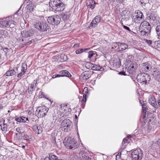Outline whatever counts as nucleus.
Segmentation results:
<instances>
[{"label": "nucleus", "mask_w": 160, "mask_h": 160, "mask_svg": "<svg viewBox=\"0 0 160 160\" xmlns=\"http://www.w3.org/2000/svg\"><path fill=\"white\" fill-rule=\"evenodd\" d=\"M75 52L76 54H79L81 53L80 52V51L79 50V49L75 51Z\"/></svg>", "instance_id": "55"}, {"label": "nucleus", "mask_w": 160, "mask_h": 160, "mask_svg": "<svg viewBox=\"0 0 160 160\" xmlns=\"http://www.w3.org/2000/svg\"><path fill=\"white\" fill-rule=\"evenodd\" d=\"M35 41L34 39H32L27 42L26 44H30L31 43L34 42Z\"/></svg>", "instance_id": "48"}, {"label": "nucleus", "mask_w": 160, "mask_h": 160, "mask_svg": "<svg viewBox=\"0 0 160 160\" xmlns=\"http://www.w3.org/2000/svg\"><path fill=\"white\" fill-rule=\"evenodd\" d=\"M79 50L81 53L84 51L83 49H79Z\"/></svg>", "instance_id": "61"}, {"label": "nucleus", "mask_w": 160, "mask_h": 160, "mask_svg": "<svg viewBox=\"0 0 160 160\" xmlns=\"http://www.w3.org/2000/svg\"><path fill=\"white\" fill-rule=\"evenodd\" d=\"M156 31L158 36V38L160 39V24L156 27Z\"/></svg>", "instance_id": "38"}, {"label": "nucleus", "mask_w": 160, "mask_h": 160, "mask_svg": "<svg viewBox=\"0 0 160 160\" xmlns=\"http://www.w3.org/2000/svg\"><path fill=\"white\" fill-rule=\"evenodd\" d=\"M72 122L69 119H65L63 120L61 124V128L62 130L64 132H67L70 128Z\"/></svg>", "instance_id": "9"}, {"label": "nucleus", "mask_w": 160, "mask_h": 160, "mask_svg": "<svg viewBox=\"0 0 160 160\" xmlns=\"http://www.w3.org/2000/svg\"><path fill=\"white\" fill-rule=\"evenodd\" d=\"M34 25L36 28L42 32L48 30L49 31L50 28L48 24L40 19L37 20L35 22Z\"/></svg>", "instance_id": "3"}, {"label": "nucleus", "mask_w": 160, "mask_h": 160, "mask_svg": "<svg viewBox=\"0 0 160 160\" xmlns=\"http://www.w3.org/2000/svg\"><path fill=\"white\" fill-rule=\"evenodd\" d=\"M128 140L127 138H124L122 142V144H124L127 142Z\"/></svg>", "instance_id": "54"}, {"label": "nucleus", "mask_w": 160, "mask_h": 160, "mask_svg": "<svg viewBox=\"0 0 160 160\" xmlns=\"http://www.w3.org/2000/svg\"><path fill=\"white\" fill-rule=\"evenodd\" d=\"M61 77L60 74H54L53 75L52 78H55L58 77Z\"/></svg>", "instance_id": "50"}, {"label": "nucleus", "mask_w": 160, "mask_h": 160, "mask_svg": "<svg viewBox=\"0 0 160 160\" xmlns=\"http://www.w3.org/2000/svg\"><path fill=\"white\" fill-rule=\"evenodd\" d=\"M87 95L85 93H83V99L81 100V102L83 104H85L86 101Z\"/></svg>", "instance_id": "42"}, {"label": "nucleus", "mask_w": 160, "mask_h": 160, "mask_svg": "<svg viewBox=\"0 0 160 160\" xmlns=\"http://www.w3.org/2000/svg\"><path fill=\"white\" fill-rule=\"evenodd\" d=\"M27 8L29 12L33 11L34 8L36 7L35 5L33 3L29 4L27 6Z\"/></svg>", "instance_id": "31"}, {"label": "nucleus", "mask_w": 160, "mask_h": 160, "mask_svg": "<svg viewBox=\"0 0 160 160\" xmlns=\"http://www.w3.org/2000/svg\"><path fill=\"white\" fill-rule=\"evenodd\" d=\"M63 143L67 148L69 149L74 150L78 147L77 142L71 137H66L63 141Z\"/></svg>", "instance_id": "2"}, {"label": "nucleus", "mask_w": 160, "mask_h": 160, "mask_svg": "<svg viewBox=\"0 0 160 160\" xmlns=\"http://www.w3.org/2000/svg\"><path fill=\"white\" fill-rule=\"evenodd\" d=\"M91 71H86L83 72L80 76V78L83 82L86 81L91 77Z\"/></svg>", "instance_id": "13"}, {"label": "nucleus", "mask_w": 160, "mask_h": 160, "mask_svg": "<svg viewBox=\"0 0 160 160\" xmlns=\"http://www.w3.org/2000/svg\"><path fill=\"white\" fill-rule=\"evenodd\" d=\"M117 66L118 67H119L121 65V62L120 60H118L117 61Z\"/></svg>", "instance_id": "49"}, {"label": "nucleus", "mask_w": 160, "mask_h": 160, "mask_svg": "<svg viewBox=\"0 0 160 160\" xmlns=\"http://www.w3.org/2000/svg\"><path fill=\"white\" fill-rule=\"evenodd\" d=\"M152 63L150 62H147L143 63L141 64V67L146 72H148L152 69Z\"/></svg>", "instance_id": "11"}, {"label": "nucleus", "mask_w": 160, "mask_h": 160, "mask_svg": "<svg viewBox=\"0 0 160 160\" xmlns=\"http://www.w3.org/2000/svg\"><path fill=\"white\" fill-rule=\"evenodd\" d=\"M91 65V69L93 70H96V71H102V69L103 68L99 66H98L96 65H94L92 63L90 64Z\"/></svg>", "instance_id": "28"}, {"label": "nucleus", "mask_w": 160, "mask_h": 160, "mask_svg": "<svg viewBox=\"0 0 160 160\" xmlns=\"http://www.w3.org/2000/svg\"><path fill=\"white\" fill-rule=\"evenodd\" d=\"M123 27L124 29H126L128 31H131V30L128 27L126 26L125 25H123Z\"/></svg>", "instance_id": "52"}, {"label": "nucleus", "mask_w": 160, "mask_h": 160, "mask_svg": "<svg viewBox=\"0 0 160 160\" xmlns=\"http://www.w3.org/2000/svg\"><path fill=\"white\" fill-rule=\"evenodd\" d=\"M14 73L15 72L12 71V70H11L7 71L5 75L8 76H12L15 75Z\"/></svg>", "instance_id": "36"}, {"label": "nucleus", "mask_w": 160, "mask_h": 160, "mask_svg": "<svg viewBox=\"0 0 160 160\" xmlns=\"http://www.w3.org/2000/svg\"><path fill=\"white\" fill-rule=\"evenodd\" d=\"M148 19L151 23L153 25L158 26L160 24V19L155 16V15L152 13L148 16Z\"/></svg>", "instance_id": "10"}, {"label": "nucleus", "mask_w": 160, "mask_h": 160, "mask_svg": "<svg viewBox=\"0 0 160 160\" xmlns=\"http://www.w3.org/2000/svg\"><path fill=\"white\" fill-rule=\"evenodd\" d=\"M142 102H143V104H142V105L143 111V112L146 113V110L147 109H148V108H147V107L146 106V103L144 102V101H142Z\"/></svg>", "instance_id": "40"}, {"label": "nucleus", "mask_w": 160, "mask_h": 160, "mask_svg": "<svg viewBox=\"0 0 160 160\" xmlns=\"http://www.w3.org/2000/svg\"><path fill=\"white\" fill-rule=\"evenodd\" d=\"M122 43H121L120 42H118L117 43V44H118V48H121V45H121V44H122Z\"/></svg>", "instance_id": "56"}, {"label": "nucleus", "mask_w": 160, "mask_h": 160, "mask_svg": "<svg viewBox=\"0 0 160 160\" xmlns=\"http://www.w3.org/2000/svg\"><path fill=\"white\" fill-rule=\"evenodd\" d=\"M0 23L2 26L6 28H10L12 25L10 20H8L7 18L2 19L0 22Z\"/></svg>", "instance_id": "15"}, {"label": "nucleus", "mask_w": 160, "mask_h": 160, "mask_svg": "<svg viewBox=\"0 0 160 160\" xmlns=\"http://www.w3.org/2000/svg\"><path fill=\"white\" fill-rule=\"evenodd\" d=\"M66 108H67L66 106H65L64 104H61V105L60 108L58 112L59 113H61V114H62L61 116H63H63H64V115L65 114L64 112L65 111Z\"/></svg>", "instance_id": "29"}, {"label": "nucleus", "mask_w": 160, "mask_h": 160, "mask_svg": "<svg viewBox=\"0 0 160 160\" xmlns=\"http://www.w3.org/2000/svg\"><path fill=\"white\" fill-rule=\"evenodd\" d=\"M23 138L25 140L29 141H30L32 139L31 137L27 135H24L23 136Z\"/></svg>", "instance_id": "41"}, {"label": "nucleus", "mask_w": 160, "mask_h": 160, "mask_svg": "<svg viewBox=\"0 0 160 160\" xmlns=\"http://www.w3.org/2000/svg\"><path fill=\"white\" fill-rule=\"evenodd\" d=\"M79 44H78V43L75 44L74 45V48H77V47H79Z\"/></svg>", "instance_id": "58"}, {"label": "nucleus", "mask_w": 160, "mask_h": 160, "mask_svg": "<svg viewBox=\"0 0 160 160\" xmlns=\"http://www.w3.org/2000/svg\"><path fill=\"white\" fill-rule=\"evenodd\" d=\"M141 25H142V28H151V26L150 23L147 21H144L143 22L141 23Z\"/></svg>", "instance_id": "30"}, {"label": "nucleus", "mask_w": 160, "mask_h": 160, "mask_svg": "<svg viewBox=\"0 0 160 160\" xmlns=\"http://www.w3.org/2000/svg\"><path fill=\"white\" fill-rule=\"evenodd\" d=\"M20 130V128H18L16 129V131L17 132H19V131Z\"/></svg>", "instance_id": "63"}, {"label": "nucleus", "mask_w": 160, "mask_h": 160, "mask_svg": "<svg viewBox=\"0 0 160 160\" xmlns=\"http://www.w3.org/2000/svg\"><path fill=\"white\" fill-rule=\"evenodd\" d=\"M127 62L128 65H129L127 69L128 72L130 74L134 75L138 68V64L136 62L133 61L132 62L129 60H128Z\"/></svg>", "instance_id": "5"}, {"label": "nucleus", "mask_w": 160, "mask_h": 160, "mask_svg": "<svg viewBox=\"0 0 160 160\" xmlns=\"http://www.w3.org/2000/svg\"><path fill=\"white\" fill-rule=\"evenodd\" d=\"M19 41H23L24 39L22 38H19Z\"/></svg>", "instance_id": "59"}, {"label": "nucleus", "mask_w": 160, "mask_h": 160, "mask_svg": "<svg viewBox=\"0 0 160 160\" xmlns=\"http://www.w3.org/2000/svg\"><path fill=\"white\" fill-rule=\"evenodd\" d=\"M142 30L140 31V34L144 36H148L151 31V28H142Z\"/></svg>", "instance_id": "19"}, {"label": "nucleus", "mask_w": 160, "mask_h": 160, "mask_svg": "<svg viewBox=\"0 0 160 160\" xmlns=\"http://www.w3.org/2000/svg\"><path fill=\"white\" fill-rule=\"evenodd\" d=\"M146 42L149 45H150L152 43V42L150 40H146Z\"/></svg>", "instance_id": "51"}, {"label": "nucleus", "mask_w": 160, "mask_h": 160, "mask_svg": "<svg viewBox=\"0 0 160 160\" xmlns=\"http://www.w3.org/2000/svg\"><path fill=\"white\" fill-rule=\"evenodd\" d=\"M34 32L32 30L23 31L21 32V35L23 38L31 37L34 35Z\"/></svg>", "instance_id": "14"}, {"label": "nucleus", "mask_w": 160, "mask_h": 160, "mask_svg": "<svg viewBox=\"0 0 160 160\" xmlns=\"http://www.w3.org/2000/svg\"><path fill=\"white\" fill-rule=\"evenodd\" d=\"M95 2L93 0H87L86 2V5L88 7L93 9L95 7Z\"/></svg>", "instance_id": "21"}, {"label": "nucleus", "mask_w": 160, "mask_h": 160, "mask_svg": "<svg viewBox=\"0 0 160 160\" xmlns=\"http://www.w3.org/2000/svg\"><path fill=\"white\" fill-rule=\"evenodd\" d=\"M61 77L66 76L67 77H70L71 76L70 73L67 70H62L60 71L59 72Z\"/></svg>", "instance_id": "27"}, {"label": "nucleus", "mask_w": 160, "mask_h": 160, "mask_svg": "<svg viewBox=\"0 0 160 160\" xmlns=\"http://www.w3.org/2000/svg\"><path fill=\"white\" fill-rule=\"evenodd\" d=\"M154 47L156 48L160 47V41H156L154 42Z\"/></svg>", "instance_id": "43"}, {"label": "nucleus", "mask_w": 160, "mask_h": 160, "mask_svg": "<svg viewBox=\"0 0 160 160\" xmlns=\"http://www.w3.org/2000/svg\"><path fill=\"white\" fill-rule=\"evenodd\" d=\"M25 72L23 71H21V72L17 75V77L18 78L21 77L25 73Z\"/></svg>", "instance_id": "46"}, {"label": "nucleus", "mask_w": 160, "mask_h": 160, "mask_svg": "<svg viewBox=\"0 0 160 160\" xmlns=\"http://www.w3.org/2000/svg\"><path fill=\"white\" fill-rule=\"evenodd\" d=\"M88 58H90L91 57L93 56L94 55H97L96 52L95 51H91L89 52L88 53Z\"/></svg>", "instance_id": "35"}, {"label": "nucleus", "mask_w": 160, "mask_h": 160, "mask_svg": "<svg viewBox=\"0 0 160 160\" xmlns=\"http://www.w3.org/2000/svg\"><path fill=\"white\" fill-rule=\"evenodd\" d=\"M58 57L57 60L58 62H63L66 61L68 59L67 56L64 53H62L60 55H58Z\"/></svg>", "instance_id": "20"}, {"label": "nucleus", "mask_w": 160, "mask_h": 160, "mask_svg": "<svg viewBox=\"0 0 160 160\" xmlns=\"http://www.w3.org/2000/svg\"><path fill=\"white\" fill-rule=\"evenodd\" d=\"M33 131L36 133L40 134L42 132V128L40 125H35L33 127Z\"/></svg>", "instance_id": "22"}, {"label": "nucleus", "mask_w": 160, "mask_h": 160, "mask_svg": "<svg viewBox=\"0 0 160 160\" xmlns=\"http://www.w3.org/2000/svg\"><path fill=\"white\" fill-rule=\"evenodd\" d=\"M158 103L159 106L160 107V100H158Z\"/></svg>", "instance_id": "64"}, {"label": "nucleus", "mask_w": 160, "mask_h": 160, "mask_svg": "<svg viewBox=\"0 0 160 160\" xmlns=\"http://www.w3.org/2000/svg\"><path fill=\"white\" fill-rule=\"evenodd\" d=\"M21 71L26 72L27 69V65L26 63H23L22 64L21 66Z\"/></svg>", "instance_id": "34"}, {"label": "nucleus", "mask_w": 160, "mask_h": 160, "mask_svg": "<svg viewBox=\"0 0 160 160\" xmlns=\"http://www.w3.org/2000/svg\"><path fill=\"white\" fill-rule=\"evenodd\" d=\"M143 156V152L140 148H138L132 153L133 160H141Z\"/></svg>", "instance_id": "6"}, {"label": "nucleus", "mask_w": 160, "mask_h": 160, "mask_svg": "<svg viewBox=\"0 0 160 160\" xmlns=\"http://www.w3.org/2000/svg\"><path fill=\"white\" fill-rule=\"evenodd\" d=\"M83 93H85L87 95H88V94H89V92L88 88L87 87H85L84 88Z\"/></svg>", "instance_id": "44"}, {"label": "nucleus", "mask_w": 160, "mask_h": 160, "mask_svg": "<svg viewBox=\"0 0 160 160\" xmlns=\"http://www.w3.org/2000/svg\"><path fill=\"white\" fill-rule=\"evenodd\" d=\"M39 97H40L41 98H44V93L42 92L41 91L40 92Z\"/></svg>", "instance_id": "53"}, {"label": "nucleus", "mask_w": 160, "mask_h": 160, "mask_svg": "<svg viewBox=\"0 0 160 160\" xmlns=\"http://www.w3.org/2000/svg\"><path fill=\"white\" fill-rule=\"evenodd\" d=\"M15 121L19 122H26L28 123H29V120L28 118H25L24 116L15 117Z\"/></svg>", "instance_id": "18"}, {"label": "nucleus", "mask_w": 160, "mask_h": 160, "mask_svg": "<svg viewBox=\"0 0 160 160\" xmlns=\"http://www.w3.org/2000/svg\"><path fill=\"white\" fill-rule=\"evenodd\" d=\"M119 74H120L122 75H126L125 74V72H123V71H122V72H119Z\"/></svg>", "instance_id": "57"}, {"label": "nucleus", "mask_w": 160, "mask_h": 160, "mask_svg": "<svg viewBox=\"0 0 160 160\" xmlns=\"http://www.w3.org/2000/svg\"><path fill=\"white\" fill-rule=\"evenodd\" d=\"M136 19L135 22H136L140 23L141 22L142 19L144 18V15L143 13L140 11H138L137 12V15L136 16Z\"/></svg>", "instance_id": "17"}, {"label": "nucleus", "mask_w": 160, "mask_h": 160, "mask_svg": "<svg viewBox=\"0 0 160 160\" xmlns=\"http://www.w3.org/2000/svg\"><path fill=\"white\" fill-rule=\"evenodd\" d=\"M148 101L149 103L154 108H157V104L155 97L154 96H151L149 98Z\"/></svg>", "instance_id": "23"}, {"label": "nucleus", "mask_w": 160, "mask_h": 160, "mask_svg": "<svg viewBox=\"0 0 160 160\" xmlns=\"http://www.w3.org/2000/svg\"><path fill=\"white\" fill-rule=\"evenodd\" d=\"M10 22H11V24L12 25V26H11V28H13L14 27V25L16 23V22L13 21L11 20L10 21Z\"/></svg>", "instance_id": "47"}, {"label": "nucleus", "mask_w": 160, "mask_h": 160, "mask_svg": "<svg viewBox=\"0 0 160 160\" xmlns=\"http://www.w3.org/2000/svg\"><path fill=\"white\" fill-rule=\"evenodd\" d=\"M18 67H14L12 69V71L15 72L14 75H16V74L18 72Z\"/></svg>", "instance_id": "45"}, {"label": "nucleus", "mask_w": 160, "mask_h": 160, "mask_svg": "<svg viewBox=\"0 0 160 160\" xmlns=\"http://www.w3.org/2000/svg\"><path fill=\"white\" fill-rule=\"evenodd\" d=\"M49 158L50 159V160H58V157H57L53 155L52 153H50L49 154Z\"/></svg>", "instance_id": "32"}, {"label": "nucleus", "mask_w": 160, "mask_h": 160, "mask_svg": "<svg viewBox=\"0 0 160 160\" xmlns=\"http://www.w3.org/2000/svg\"><path fill=\"white\" fill-rule=\"evenodd\" d=\"M5 121L3 119L2 122H0V127L3 131L6 132L7 130L8 125L5 123Z\"/></svg>", "instance_id": "25"}, {"label": "nucleus", "mask_w": 160, "mask_h": 160, "mask_svg": "<svg viewBox=\"0 0 160 160\" xmlns=\"http://www.w3.org/2000/svg\"><path fill=\"white\" fill-rule=\"evenodd\" d=\"M48 23L52 25H57L59 24L61 21L60 18L58 15L49 17L47 19Z\"/></svg>", "instance_id": "7"}, {"label": "nucleus", "mask_w": 160, "mask_h": 160, "mask_svg": "<svg viewBox=\"0 0 160 160\" xmlns=\"http://www.w3.org/2000/svg\"><path fill=\"white\" fill-rule=\"evenodd\" d=\"M90 48H85V49H84V51H87L89 50H90Z\"/></svg>", "instance_id": "62"}, {"label": "nucleus", "mask_w": 160, "mask_h": 160, "mask_svg": "<svg viewBox=\"0 0 160 160\" xmlns=\"http://www.w3.org/2000/svg\"><path fill=\"white\" fill-rule=\"evenodd\" d=\"M101 17L100 16H97L95 17L90 23V27H95L100 22Z\"/></svg>", "instance_id": "16"}, {"label": "nucleus", "mask_w": 160, "mask_h": 160, "mask_svg": "<svg viewBox=\"0 0 160 160\" xmlns=\"http://www.w3.org/2000/svg\"><path fill=\"white\" fill-rule=\"evenodd\" d=\"M121 45V49L120 51H123L126 50L128 48V46L125 43H122Z\"/></svg>", "instance_id": "37"}, {"label": "nucleus", "mask_w": 160, "mask_h": 160, "mask_svg": "<svg viewBox=\"0 0 160 160\" xmlns=\"http://www.w3.org/2000/svg\"><path fill=\"white\" fill-rule=\"evenodd\" d=\"M38 109V111L37 115L38 118L45 117L49 110L48 108L44 106L39 107Z\"/></svg>", "instance_id": "8"}, {"label": "nucleus", "mask_w": 160, "mask_h": 160, "mask_svg": "<svg viewBox=\"0 0 160 160\" xmlns=\"http://www.w3.org/2000/svg\"><path fill=\"white\" fill-rule=\"evenodd\" d=\"M37 84V80H34L32 83L29 84L28 89V92L29 94H32Z\"/></svg>", "instance_id": "12"}, {"label": "nucleus", "mask_w": 160, "mask_h": 160, "mask_svg": "<svg viewBox=\"0 0 160 160\" xmlns=\"http://www.w3.org/2000/svg\"><path fill=\"white\" fill-rule=\"evenodd\" d=\"M61 113H59L58 112V110L57 109H55L54 110V113L53 114L51 118L53 120H56L57 118H59V117H63V116H62V114H61Z\"/></svg>", "instance_id": "24"}, {"label": "nucleus", "mask_w": 160, "mask_h": 160, "mask_svg": "<svg viewBox=\"0 0 160 160\" xmlns=\"http://www.w3.org/2000/svg\"><path fill=\"white\" fill-rule=\"evenodd\" d=\"M70 14L69 12H66L64 13L62 15V18L65 20L69 18L70 17Z\"/></svg>", "instance_id": "33"}, {"label": "nucleus", "mask_w": 160, "mask_h": 160, "mask_svg": "<svg viewBox=\"0 0 160 160\" xmlns=\"http://www.w3.org/2000/svg\"><path fill=\"white\" fill-rule=\"evenodd\" d=\"M142 6H145L146 4L149 2V0H139Z\"/></svg>", "instance_id": "39"}, {"label": "nucleus", "mask_w": 160, "mask_h": 160, "mask_svg": "<svg viewBox=\"0 0 160 160\" xmlns=\"http://www.w3.org/2000/svg\"><path fill=\"white\" fill-rule=\"evenodd\" d=\"M136 79L138 82H143L146 84L150 80V77L149 75L146 73H142L138 74L136 78Z\"/></svg>", "instance_id": "4"}, {"label": "nucleus", "mask_w": 160, "mask_h": 160, "mask_svg": "<svg viewBox=\"0 0 160 160\" xmlns=\"http://www.w3.org/2000/svg\"><path fill=\"white\" fill-rule=\"evenodd\" d=\"M49 5L52 9L57 12L63 11L65 8V5L60 0H50Z\"/></svg>", "instance_id": "1"}, {"label": "nucleus", "mask_w": 160, "mask_h": 160, "mask_svg": "<svg viewBox=\"0 0 160 160\" xmlns=\"http://www.w3.org/2000/svg\"><path fill=\"white\" fill-rule=\"evenodd\" d=\"M8 34L7 31L4 30H0V39L2 40L3 38H5L8 36Z\"/></svg>", "instance_id": "26"}, {"label": "nucleus", "mask_w": 160, "mask_h": 160, "mask_svg": "<svg viewBox=\"0 0 160 160\" xmlns=\"http://www.w3.org/2000/svg\"><path fill=\"white\" fill-rule=\"evenodd\" d=\"M44 160H50V159L48 157H47L44 159Z\"/></svg>", "instance_id": "60"}]
</instances>
